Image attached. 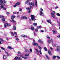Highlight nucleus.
Segmentation results:
<instances>
[{"instance_id":"nucleus-1","label":"nucleus","mask_w":60,"mask_h":60,"mask_svg":"<svg viewBox=\"0 0 60 60\" xmlns=\"http://www.w3.org/2000/svg\"><path fill=\"white\" fill-rule=\"evenodd\" d=\"M11 19L12 20H10V21L12 23H15L16 22L15 20H14V18H15V16L12 15L11 16Z\"/></svg>"},{"instance_id":"nucleus-2","label":"nucleus","mask_w":60,"mask_h":60,"mask_svg":"<svg viewBox=\"0 0 60 60\" xmlns=\"http://www.w3.org/2000/svg\"><path fill=\"white\" fill-rule=\"evenodd\" d=\"M31 19H30L29 20L30 21H31V20H36V19H34V16L33 15H31Z\"/></svg>"},{"instance_id":"nucleus-3","label":"nucleus","mask_w":60,"mask_h":60,"mask_svg":"<svg viewBox=\"0 0 60 60\" xmlns=\"http://www.w3.org/2000/svg\"><path fill=\"white\" fill-rule=\"evenodd\" d=\"M11 25L10 24H8L7 23H6L4 24V27L5 28H7V26H11Z\"/></svg>"},{"instance_id":"nucleus-4","label":"nucleus","mask_w":60,"mask_h":60,"mask_svg":"<svg viewBox=\"0 0 60 60\" xmlns=\"http://www.w3.org/2000/svg\"><path fill=\"white\" fill-rule=\"evenodd\" d=\"M0 19H2V20L4 22H5V18L4 16H3L2 15H0Z\"/></svg>"},{"instance_id":"nucleus-5","label":"nucleus","mask_w":60,"mask_h":60,"mask_svg":"<svg viewBox=\"0 0 60 60\" xmlns=\"http://www.w3.org/2000/svg\"><path fill=\"white\" fill-rule=\"evenodd\" d=\"M40 10L41 11H40V15H41V16H43V13L42 12V11H43V9H42V8H40Z\"/></svg>"},{"instance_id":"nucleus-6","label":"nucleus","mask_w":60,"mask_h":60,"mask_svg":"<svg viewBox=\"0 0 60 60\" xmlns=\"http://www.w3.org/2000/svg\"><path fill=\"white\" fill-rule=\"evenodd\" d=\"M38 48H39L40 50L39 51V53L41 54V55H42V53H41V47L40 46H38Z\"/></svg>"},{"instance_id":"nucleus-7","label":"nucleus","mask_w":60,"mask_h":60,"mask_svg":"<svg viewBox=\"0 0 60 60\" xmlns=\"http://www.w3.org/2000/svg\"><path fill=\"white\" fill-rule=\"evenodd\" d=\"M29 5H32V6H33L34 5V3L33 2H31V3H29Z\"/></svg>"},{"instance_id":"nucleus-8","label":"nucleus","mask_w":60,"mask_h":60,"mask_svg":"<svg viewBox=\"0 0 60 60\" xmlns=\"http://www.w3.org/2000/svg\"><path fill=\"white\" fill-rule=\"evenodd\" d=\"M4 42V41L1 38H0V44H2V42Z\"/></svg>"},{"instance_id":"nucleus-9","label":"nucleus","mask_w":60,"mask_h":60,"mask_svg":"<svg viewBox=\"0 0 60 60\" xmlns=\"http://www.w3.org/2000/svg\"><path fill=\"white\" fill-rule=\"evenodd\" d=\"M56 50L58 51H60V46H57V49H56Z\"/></svg>"},{"instance_id":"nucleus-10","label":"nucleus","mask_w":60,"mask_h":60,"mask_svg":"<svg viewBox=\"0 0 60 60\" xmlns=\"http://www.w3.org/2000/svg\"><path fill=\"white\" fill-rule=\"evenodd\" d=\"M33 45L34 46H38V44L37 43H36L35 42L33 43Z\"/></svg>"},{"instance_id":"nucleus-11","label":"nucleus","mask_w":60,"mask_h":60,"mask_svg":"<svg viewBox=\"0 0 60 60\" xmlns=\"http://www.w3.org/2000/svg\"><path fill=\"white\" fill-rule=\"evenodd\" d=\"M51 15L52 18H55V15L54 14H53V13H51Z\"/></svg>"},{"instance_id":"nucleus-12","label":"nucleus","mask_w":60,"mask_h":60,"mask_svg":"<svg viewBox=\"0 0 60 60\" xmlns=\"http://www.w3.org/2000/svg\"><path fill=\"white\" fill-rule=\"evenodd\" d=\"M22 19H27V18L26 16H23L21 18Z\"/></svg>"},{"instance_id":"nucleus-13","label":"nucleus","mask_w":60,"mask_h":60,"mask_svg":"<svg viewBox=\"0 0 60 60\" xmlns=\"http://www.w3.org/2000/svg\"><path fill=\"white\" fill-rule=\"evenodd\" d=\"M48 53L49 54V55L50 56H51L52 55V54H51V51L50 50H49L48 51Z\"/></svg>"},{"instance_id":"nucleus-14","label":"nucleus","mask_w":60,"mask_h":60,"mask_svg":"<svg viewBox=\"0 0 60 60\" xmlns=\"http://www.w3.org/2000/svg\"><path fill=\"white\" fill-rule=\"evenodd\" d=\"M52 32L53 34H56V33H57V32H56V31L54 30H52Z\"/></svg>"},{"instance_id":"nucleus-15","label":"nucleus","mask_w":60,"mask_h":60,"mask_svg":"<svg viewBox=\"0 0 60 60\" xmlns=\"http://www.w3.org/2000/svg\"><path fill=\"white\" fill-rule=\"evenodd\" d=\"M13 30H16V28L15 25H13Z\"/></svg>"},{"instance_id":"nucleus-16","label":"nucleus","mask_w":60,"mask_h":60,"mask_svg":"<svg viewBox=\"0 0 60 60\" xmlns=\"http://www.w3.org/2000/svg\"><path fill=\"white\" fill-rule=\"evenodd\" d=\"M57 57V56H53L52 57V58L54 60H55V59H56V58Z\"/></svg>"},{"instance_id":"nucleus-17","label":"nucleus","mask_w":60,"mask_h":60,"mask_svg":"<svg viewBox=\"0 0 60 60\" xmlns=\"http://www.w3.org/2000/svg\"><path fill=\"white\" fill-rule=\"evenodd\" d=\"M8 49H13V48H12L10 46H8Z\"/></svg>"},{"instance_id":"nucleus-18","label":"nucleus","mask_w":60,"mask_h":60,"mask_svg":"<svg viewBox=\"0 0 60 60\" xmlns=\"http://www.w3.org/2000/svg\"><path fill=\"white\" fill-rule=\"evenodd\" d=\"M30 29L32 30H34V27L33 26L31 27Z\"/></svg>"},{"instance_id":"nucleus-19","label":"nucleus","mask_w":60,"mask_h":60,"mask_svg":"<svg viewBox=\"0 0 60 60\" xmlns=\"http://www.w3.org/2000/svg\"><path fill=\"white\" fill-rule=\"evenodd\" d=\"M27 37V36L26 35H23L22 36V37H23V38H25V37H26V38Z\"/></svg>"},{"instance_id":"nucleus-20","label":"nucleus","mask_w":60,"mask_h":60,"mask_svg":"<svg viewBox=\"0 0 60 60\" xmlns=\"http://www.w3.org/2000/svg\"><path fill=\"white\" fill-rule=\"evenodd\" d=\"M47 22L51 24V20L49 19V20H48Z\"/></svg>"},{"instance_id":"nucleus-21","label":"nucleus","mask_w":60,"mask_h":60,"mask_svg":"<svg viewBox=\"0 0 60 60\" xmlns=\"http://www.w3.org/2000/svg\"><path fill=\"white\" fill-rule=\"evenodd\" d=\"M3 58L4 59H6V56L5 55L3 56Z\"/></svg>"},{"instance_id":"nucleus-22","label":"nucleus","mask_w":60,"mask_h":60,"mask_svg":"<svg viewBox=\"0 0 60 60\" xmlns=\"http://www.w3.org/2000/svg\"><path fill=\"white\" fill-rule=\"evenodd\" d=\"M35 4L36 6H37V2L36 0L35 1Z\"/></svg>"},{"instance_id":"nucleus-23","label":"nucleus","mask_w":60,"mask_h":60,"mask_svg":"<svg viewBox=\"0 0 60 60\" xmlns=\"http://www.w3.org/2000/svg\"><path fill=\"white\" fill-rule=\"evenodd\" d=\"M40 43H41L42 44V43H43V42L42 41H41V40H38V42H40Z\"/></svg>"},{"instance_id":"nucleus-24","label":"nucleus","mask_w":60,"mask_h":60,"mask_svg":"<svg viewBox=\"0 0 60 60\" xmlns=\"http://www.w3.org/2000/svg\"><path fill=\"white\" fill-rule=\"evenodd\" d=\"M16 4L17 5H19L20 4V3L19 2H17Z\"/></svg>"},{"instance_id":"nucleus-25","label":"nucleus","mask_w":60,"mask_h":60,"mask_svg":"<svg viewBox=\"0 0 60 60\" xmlns=\"http://www.w3.org/2000/svg\"><path fill=\"white\" fill-rule=\"evenodd\" d=\"M3 4H5V3H6V1L4 0H3Z\"/></svg>"},{"instance_id":"nucleus-26","label":"nucleus","mask_w":60,"mask_h":60,"mask_svg":"<svg viewBox=\"0 0 60 60\" xmlns=\"http://www.w3.org/2000/svg\"><path fill=\"white\" fill-rule=\"evenodd\" d=\"M37 23H33V25L34 26H37Z\"/></svg>"},{"instance_id":"nucleus-27","label":"nucleus","mask_w":60,"mask_h":60,"mask_svg":"<svg viewBox=\"0 0 60 60\" xmlns=\"http://www.w3.org/2000/svg\"><path fill=\"white\" fill-rule=\"evenodd\" d=\"M15 59V60H18L19 59V57H17L16 56L15 58H14Z\"/></svg>"},{"instance_id":"nucleus-28","label":"nucleus","mask_w":60,"mask_h":60,"mask_svg":"<svg viewBox=\"0 0 60 60\" xmlns=\"http://www.w3.org/2000/svg\"><path fill=\"white\" fill-rule=\"evenodd\" d=\"M29 56V54H26L25 55V56Z\"/></svg>"},{"instance_id":"nucleus-29","label":"nucleus","mask_w":60,"mask_h":60,"mask_svg":"<svg viewBox=\"0 0 60 60\" xmlns=\"http://www.w3.org/2000/svg\"><path fill=\"white\" fill-rule=\"evenodd\" d=\"M45 56H46V57L48 59H49V56H48V55H46Z\"/></svg>"},{"instance_id":"nucleus-30","label":"nucleus","mask_w":60,"mask_h":60,"mask_svg":"<svg viewBox=\"0 0 60 60\" xmlns=\"http://www.w3.org/2000/svg\"><path fill=\"white\" fill-rule=\"evenodd\" d=\"M56 15L57 16H60V14L59 13H57L56 14Z\"/></svg>"},{"instance_id":"nucleus-31","label":"nucleus","mask_w":60,"mask_h":60,"mask_svg":"<svg viewBox=\"0 0 60 60\" xmlns=\"http://www.w3.org/2000/svg\"><path fill=\"white\" fill-rule=\"evenodd\" d=\"M11 34H12V36H14V34H13V33L12 32H11Z\"/></svg>"},{"instance_id":"nucleus-32","label":"nucleus","mask_w":60,"mask_h":60,"mask_svg":"<svg viewBox=\"0 0 60 60\" xmlns=\"http://www.w3.org/2000/svg\"><path fill=\"white\" fill-rule=\"evenodd\" d=\"M28 50L27 49H25V52H27V51H28Z\"/></svg>"},{"instance_id":"nucleus-33","label":"nucleus","mask_w":60,"mask_h":60,"mask_svg":"<svg viewBox=\"0 0 60 60\" xmlns=\"http://www.w3.org/2000/svg\"><path fill=\"white\" fill-rule=\"evenodd\" d=\"M41 26H38V28H41Z\"/></svg>"},{"instance_id":"nucleus-34","label":"nucleus","mask_w":60,"mask_h":60,"mask_svg":"<svg viewBox=\"0 0 60 60\" xmlns=\"http://www.w3.org/2000/svg\"><path fill=\"white\" fill-rule=\"evenodd\" d=\"M0 7L1 8H4V5H1Z\"/></svg>"},{"instance_id":"nucleus-35","label":"nucleus","mask_w":60,"mask_h":60,"mask_svg":"<svg viewBox=\"0 0 60 60\" xmlns=\"http://www.w3.org/2000/svg\"><path fill=\"white\" fill-rule=\"evenodd\" d=\"M17 5L16 4H15L13 6V7H16V6H17Z\"/></svg>"},{"instance_id":"nucleus-36","label":"nucleus","mask_w":60,"mask_h":60,"mask_svg":"<svg viewBox=\"0 0 60 60\" xmlns=\"http://www.w3.org/2000/svg\"><path fill=\"white\" fill-rule=\"evenodd\" d=\"M29 0H27L26 2V4H28V3H29Z\"/></svg>"},{"instance_id":"nucleus-37","label":"nucleus","mask_w":60,"mask_h":60,"mask_svg":"<svg viewBox=\"0 0 60 60\" xmlns=\"http://www.w3.org/2000/svg\"><path fill=\"white\" fill-rule=\"evenodd\" d=\"M44 49L45 50V51H47V49L46 48V47H45L44 48Z\"/></svg>"},{"instance_id":"nucleus-38","label":"nucleus","mask_w":60,"mask_h":60,"mask_svg":"<svg viewBox=\"0 0 60 60\" xmlns=\"http://www.w3.org/2000/svg\"><path fill=\"white\" fill-rule=\"evenodd\" d=\"M57 46V44H55L54 45V46L55 47H56Z\"/></svg>"},{"instance_id":"nucleus-39","label":"nucleus","mask_w":60,"mask_h":60,"mask_svg":"<svg viewBox=\"0 0 60 60\" xmlns=\"http://www.w3.org/2000/svg\"><path fill=\"white\" fill-rule=\"evenodd\" d=\"M1 48V49H2V50H5V49L2 47Z\"/></svg>"},{"instance_id":"nucleus-40","label":"nucleus","mask_w":60,"mask_h":60,"mask_svg":"<svg viewBox=\"0 0 60 60\" xmlns=\"http://www.w3.org/2000/svg\"><path fill=\"white\" fill-rule=\"evenodd\" d=\"M28 12L29 13H31V10H29L28 11Z\"/></svg>"},{"instance_id":"nucleus-41","label":"nucleus","mask_w":60,"mask_h":60,"mask_svg":"<svg viewBox=\"0 0 60 60\" xmlns=\"http://www.w3.org/2000/svg\"><path fill=\"white\" fill-rule=\"evenodd\" d=\"M36 53H37L38 55V56L39 55V52L38 51L37 52H36Z\"/></svg>"},{"instance_id":"nucleus-42","label":"nucleus","mask_w":60,"mask_h":60,"mask_svg":"<svg viewBox=\"0 0 60 60\" xmlns=\"http://www.w3.org/2000/svg\"><path fill=\"white\" fill-rule=\"evenodd\" d=\"M22 58H24V59H26L27 58V57H22Z\"/></svg>"},{"instance_id":"nucleus-43","label":"nucleus","mask_w":60,"mask_h":60,"mask_svg":"<svg viewBox=\"0 0 60 60\" xmlns=\"http://www.w3.org/2000/svg\"><path fill=\"white\" fill-rule=\"evenodd\" d=\"M11 56V55L10 54H8V55H7V56Z\"/></svg>"},{"instance_id":"nucleus-44","label":"nucleus","mask_w":60,"mask_h":60,"mask_svg":"<svg viewBox=\"0 0 60 60\" xmlns=\"http://www.w3.org/2000/svg\"><path fill=\"white\" fill-rule=\"evenodd\" d=\"M35 31L36 32H37V31H38V29H35Z\"/></svg>"},{"instance_id":"nucleus-45","label":"nucleus","mask_w":60,"mask_h":60,"mask_svg":"<svg viewBox=\"0 0 60 60\" xmlns=\"http://www.w3.org/2000/svg\"><path fill=\"white\" fill-rule=\"evenodd\" d=\"M18 57V59H19V60H20L21 59V57Z\"/></svg>"},{"instance_id":"nucleus-46","label":"nucleus","mask_w":60,"mask_h":60,"mask_svg":"<svg viewBox=\"0 0 60 60\" xmlns=\"http://www.w3.org/2000/svg\"><path fill=\"white\" fill-rule=\"evenodd\" d=\"M22 8H19V11H22Z\"/></svg>"},{"instance_id":"nucleus-47","label":"nucleus","mask_w":60,"mask_h":60,"mask_svg":"<svg viewBox=\"0 0 60 60\" xmlns=\"http://www.w3.org/2000/svg\"><path fill=\"white\" fill-rule=\"evenodd\" d=\"M51 41L50 40H48V43H50Z\"/></svg>"},{"instance_id":"nucleus-48","label":"nucleus","mask_w":60,"mask_h":60,"mask_svg":"<svg viewBox=\"0 0 60 60\" xmlns=\"http://www.w3.org/2000/svg\"><path fill=\"white\" fill-rule=\"evenodd\" d=\"M3 0H0V3H3Z\"/></svg>"},{"instance_id":"nucleus-49","label":"nucleus","mask_w":60,"mask_h":60,"mask_svg":"<svg viewBox=\"0 0 60 60\" xmlns=\"http://www.w3.org/2000/svg\"><path fill=\"white\" fill-rule=\"evenodd\" d=\"M6 13H7V15H9V14H10V13H9V12H7Z\"/></svg>"},{"instance_id":"nucleus-50","label":"nucleus","mask_w":60,"mask_h":60,"mask_svg":"<svg viewBox=\"0 0 60 60\" xmlns=\"http://www.w3.org/2000/svg\"><path fill=\"white\" fill-rule=\"evenodd\" d=\"M18 54H21V53L19 52H18Z\"/></svg>"},{"instance_id":"nucleus-51","label":"nucleus","mask_w":60,"mask_h":60,"mask_svg":"<svg viewBox=\"0 0 60 60\" xmlns=\"http://www.w3.org/2000/svg\"><path fill=\"white\" fill-rule=\"evenodd\" d=\"M30 52H32V49H30Z\"/></svg>"},{"instance_id":"nucleus-52","label":"nucleus","mask_w":60,"mask_h":60,"mask_svg":"<svg viewBox=\"0 0 60 60\" xmlns=\"http://www.w3.org/2000/svg\"><path fill=\"white\" fill-rule=\"evenodd\" d=\"M57 57L58 59H60V57L59 56H57Z\"/></svg>"},{"instance_id":"nucleus-53","label":"nucleus","mask_w":60,"mask_h":60,"mask_svg":"<svg viewBox=\"0 0 60 60\" xmlns=\"http://www.w3.org/2000/svg\"><path fill=\"white\" fill-rule=\"evenodd\" d=\"M57 37H58V38H60V34L59 36H57Z\"/></svg>"},{"instance_id":"nucleus-54","label":"nucleus","mask_w":60,"mask_h":60,"mask_svg":"<svg viewBox=\"0 0 60 60\" xmlns=\"http://www.w3.org/2000/svg\"><path fill=\"white\" fill-rule=\"evenodd\" d=\"M51 41H52V43H53V41L52 39H51Z\"/></svg>"},{"instance_id":"nucleus-55","label":"nucleus","mask_w":60,"mask_h":60,"mask_svg":"<svg viewBox=\"0 0 60 60\" xmlns=\"http://www.w3.org/2000/svg\"><path fill=\"white\" fill-rule=\"evenodd\" d=\"M14 34L15 35H17V33L16 32H14Z\"/></svg>"},{"instance_id":"nucleus-56","label":"nucleus","mask_w":60,"mask_h":60,"mask_svg":"<svg viewBox=\"0 0 60 60\" xmlns=\"http://www.w3.org/2000/svg\"><path fill=\"white\" fill-rule=\"evenodd\" d=\"M40 31L41 32H42V33H43V32H44V31L42 30H41Z\"/></svg>"},{"instance_id":"nucleus-57","label":"nucleus","mask_w":60,"mask_h":60,"mask_svg":"<svg viewBox=\"0 0 60 60\" xmlns=\"http://www.w3.org/2000/svg\"><path fill=\"white\" fill-rule=\"evenodd\" d=\"M47 38H48V39H50V37H48Z\"/></svg>"},{"instance_id":"nucleus-58","label":"nucleus","mask_w":60,"mask_h":60,"mask_svg":"<svg viewBox=\"0 0 60 60\" xmlns=\"http://www.w3.org/2000/svg\"><path fill=\"white\" fill-rule=\"evenodd\" d=\"M26 9L27 10H29L30 9V8H26Z\"/></svg>"},{"instance_id":"nucleus-59","label":"nucleus","mask_w":60,"mask_h":60,"mask_svg":"<svg viewBox=\"0 0 60 60\" xmlns=\"http://www.w3.org/2000/svg\"><path fill=\"white\" fill-rule=\"evenodd\" d=\"M53 12L54 14H56V13L54 11H53Z\"/></svg>"},{"instance_id":"nucleus-60","label":"nucleus","mask_w":60,"mask_h":60,"mask_svg":"<svg viewBox=\"0 0 60 60\" xmlns=\"http://www.w3.org/2000/svg\"><path fill=\"white\" fill-rule=\"evenodd\" d=\"M34 36H35V35H36V34H35V32H34Z\"/></svg>"},{"instance_id":"nucleus-61","label":"nucleus","mask_w":60,"mask_h":60,"mask_svg":"<svg viewBox=\"0 0 60 60\" xmlns=\"http://www.w3.org/2000/svg\"><path fill=\"white\" fill-rule=\"evenodd\" d=\"M36 52H38V50L37 49H36Z\"/></svg>"},{"instance_id":"nucleus-62","label":"nucleus","mask_w":60,"mask_h":60,"mask_svg":"<svg viewBox=\"0 0 60 60\" xmlns=\"http://www.w3.org/2000/svg\"><path fill=\"white\" fill-rule=\"evenodd\" d=\"M20 56L21 57H22V58L24 56H23V55H21Z\"/></svg>"},{"instance_id":"nucleus-63","label":"nucleus","mask_w":60,"mask_h":60,"mask_svg":"<svg viewBox=\"0 0 60 60\" xmlns=\"http://www.w3.org/2000/svg\"><path fill=\"white\" fill-rule=\"evenodd\" d=\"M32 6H31L30 7V8H30V9H31V8H32Z\"/></svg>"},{"instance_id":"nucleus-64","label":"nucleus","mask_w":60,"mask_h":60,"mask_svg":"<svg viewBox=\"0 0 60 60\" xmlns=\"http://www.w3.org/2000/svg\"><path fill=\"white\" fill-rule=\"evenodd\" d=\"M16 41H19V39L18 38H16Z\"/></svg>"}]
</instances>
